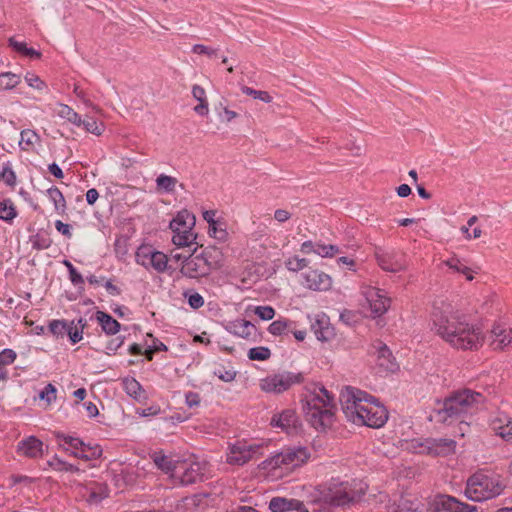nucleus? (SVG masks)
I'll use <instances>...</instances> for the list:
<instances>
[{"label": "nucleus", "instance_id": "1", "mask_svg": "<svg viewBox=\"0 0 512 512\" xmlns=\"http://www.w3.org/2000/svg\"><path fill=\"white\" fill-rule=\"evenodd\" d=\"M433 329L444 341L457 349L473 350L482 345L481 330L469 324L465 316L457 312L435 309Z\"/></svg>", "mask_w": 512, "mask_h": 512}, {"label": "nucleus", "instance_id": "2", "mask_svg": "<svg viewBox=\"0 0 512 512\" xmlns=\"http://www.w3.org/2000/svg\"><path fill=\"white\" fill-rule=\"evenodd\" d=\"M342 411L356 425L380 428L388 420L386 408L367 392L347 387L341 395Z\"/></svg>", "mask_w": 512, "mask_h": 512}, {"label": "nucleus", "instance_id": "3", "mask_svg": "<svg viewBox=\"0 0 512 512\" xmlns=\"http://www.w3.org/2000/svg\"><path fill=\"white\" fill-rule=\"evenodd\" d=\"M485 400L482 393L471 389L455 391L445 398L441 407L434 410L435 418L448 424L459 421L468 427L473 416L484 408Z\"/></svg>", "mask_w": 512, "mask_h": 512}, {"label": "nucleus", "instance_id": "4", "mask_svg": "<svg viewBox=\"0 0 512 512\" xmlns=\"http://www.w3.org/2000/svg\"><path fill=\"white\" fill-rule=\"evenodd\" d=\"M302 409L306 420L316 430H326L334 421L335 399L334 395L321 385L312 384L306 387L302 398Z\"/></svg>", "mask_w": 512, "mask_h": 512}, {"label": "nucleus", "instance_id": "5", "mask_svg": "<svg viewBox=\"0 0 512 512\" xmlns=\"http://www.w3.org/2000/svg\"><path fill=\"white\" fill-rule=\"evenodd\" d=\"M504 488L500 476L478 472L468 479L464 493L468 499L481 502L500 495Z\"/></svg>", "mask_w": 512, "mask_h": 512}, {"label": "nucleus", "instance_id": "6", "mask_svg": "<svg viewBox=\"0 0 512 512\" xmlns=\"http://www.w3.org/2000/svg\"><path fill=\"white\" fill-rule=\"evenodd\" d=\"M309 457L310 453L306 447H287L271 458L265 460L263 464L264 467H270L271 469L281 467L293 469L304 464L309 459Z\"/></svg>", "mask_w": 512, "mask_h": 512}, {"label": "nucleus", "instance_id": "7", "mask_svg": "<svg viewBox=\"0 0 512 512\" xmlns=\"http://www.w3.org/2000/svg\"><path fill=\"white\" fill-rule=\"evenodd\" d=\"M355 499L354 490L348 482L333 479L329 485L320 493L319 500L324 504L339 507L353 502Z\"/></svg>", "mask_w": 512, "mask_h": 512}, {"label": "nucleus", "instance_id": "8", "mask_svg": "<svg viewBox=\"0 0 512 512\" xmlns=\"http://www.w3.org/2000/svg\"><path fill=\"white\" fill-rule=\"evenodd\" d=\"M206 473V463L191 458L180 460L174 481L181 485H190L203 481Z\"/></svg>", "mask_w": 512, "mask_h": 512}, {"label": "nucleus", "instance_id": "9", "mask_svg": "<svg viewBox=\"0 0 512 512\" xmlns=\"http://www.w3.org/2000/svg\"><path fill=\"white\" fill-rule=\"evenodd\" d=\"M303 375L301 373L282 372L270 375L261 380V389L267 393L279 394L288 390L293 384L301 383Z\"/></svg>", "mask_w": 512, "mask_h": 512}, {"label": "nucleus", "instance_id": "10", "mask_svg": "<svg viewBox=\"0 0 512 512\" xmlns=\"http://www.w3.org/2000/svg\"><path fill=\"white\" fill-rule=\"evenodd\" d=\"M135 259L137 264L146 269H154L158 273H163L167 269V255L161 251L155 250L150 245H141L138 247Z\"/></svg>", "mask_w": 512, "mask_h": 512}, {"label": "nucleus", "instance_id": "11", "mask_svg": "<svg viewBox=\"0 0 512 512\" xmlns=\"http://www.w3.org/2000/svg\"><path fill=\"white\" fill-rule=\"evenodd\" d=\"M429 509L433 512H476L477 507L463 502L457 498L438 494L429 502Z\"/></svg>", "mask_w": 512, "mask_h": 512}, {"label": "nucleus", "instance_id": "12", "mask_svg": "<svg viewBox=\"0 0 512 512\" xmlns=\"http://www.w3.org/2000/svg\"><path fill=\"white\" fill-rule=\"evenodd\" d=\"M361 294L365 298L373 317L383 315L390 306V298H388L380 289L363 285Z\"/></svg>", "mask_w": 512, "mask_h": 512}, {"label": "nucleus", "instance_id": "13", "mask_svg": "<svg viewBox=\"0 0 512 512\" xmlns=\"http://www.w3.org/2000/svg\"><path fill=\"white\" fill-rule=\"evenodd\" d=\"M261 447L262 445L260 444H249L246 441H237L230 446L227 462L234 465H244L258 453Z\"/></svg>", "mask_w": 512, "mask_h": 512}, {"label": "nucleus", "instance_id": "14", "mask_svg": "<svg viewBox=\"0 0 512 512\" xmlns=\"http://www.w3.org/2000/svg\"><path fill=\"white\" fill-rule=\"evenodd\" d=\"M379 266L388 272H400L407 268L406 256L401 252H379L376 254Z\"/></svg>", "mask_w": 512, "mask_h": 512}, {"label": "nucleus", "instance_id": "15", "mask_svg": "<svg viewBox=\"0 0 512 512\" xmlns=\"http://www.w3.org/2000/svg\"><path fill=\"white\" fill-rule=\"evenodd\" d=\"M180 272L188 278H199L207 276L211 271L201 255H192L183 261Z\"/></svg>", "mask_w": 512, "mask_h": 512}, {"label": "nucleus", "instance_id": "16", "mask_svg": "<svg viewBox=\"0 0 512 512\" xmlns=\"http://www.w3.org/2000/svg\"><path fill=\"white\" fill-rule=\"evenodd\" d=\"M423 450L435 456H447L454 453L456 442L453 439L438 438L427 439L425 444L421 445Z\"/></svg>", "mask_w": 512, "mask_h": 512}, {"label": "nucleus", "instance_id": "17", "mask_svg": "<svg viewBox=\"0 0 512 512\" xmlns=\"http://www.w3.org/2000/svg\"><path fill=\"white\" fill-rule=\"evenodd\" d=\"M196 222L195 216L188 210H182L178 212L169 224L172 231L188 232L192 230Z\"/></svg>", "mask_w": 512, "mask_h": 512}, {"label": "nucleus", "instance_id": "18", "mask_svg": "<svg viewBox=\"0 0 512 512\" xmlns=\"http://www.w3.org/2000/svg\"><path fill=\"white\" fill-rule=\"evenodd\" d=\"M305 281L307 287L313 290H327L331 286L330 276L318 270H312L306 273Z\"/></svg>", "mask_w": 512, "mask_h": 512}, {"label": "nucleus", "instance_id": "19", "mask_svg": "<svg viewBox=\"0 0 512 512\" xmlns=\"http://www.w3.org/2000/svg\"><path fill=\"white\" fill-rule=\"evenodd\" d=\"M201 257L209 267L210 271L217 270L223 266L224 255L220 248L208 246L201 253Z\"/></svg>", "mask_w": 512, "mask_h": 512}, {"label": "nucleus", "instance_id": "20", "mask_svg": "<svg viewBox=\"0 0 512 512\" xmlns=\"http://www.w3.org/2000/svg\"><path fill=\"white\" fill-rule=\"evenodd\" d=\"M43 443L34 436H30L18 443V451L29 458L42 456Z\"/></svg>", "mask_w": 512, "mask_h": 512}, {"label": "nucleus", "instance_id": "21", "mask_svg": "<svg viewBox=\"0 0 512 512\" xmlns=\"http://www.w3.org/2000/svg\"><path fill=\"white\" fill-rule=\"evenodd\" d=\"M297 420L296 412L292 409H286L281 413L274 414L271 418L270 424L272 426L279 427L282 430H288L296 427Z\"/></svg>", "mask_w": 512, "mask_h": 512}, {"label": "nucleus", "instance_id": "22", "mask_svg": "<svg viewBox=\"0 0 512 512\" xmlns=\"http://www.w3.org/2000/svg\"><path fill=\"white\" fill-rule=\"evenodd\" d=\"M154 464L158 469L166 474H170V477L174 480L176 476V470L180 460H173L170 457L162 454L161 452H155L152 455Z\"/></svg>", "mask_w": 512, "mask_h": 512}, {"label": "nucleus", "instance_id": "23", "mask_svg": "<svg viewBox=\"0 0 512 512\" xmlns=\"http://www.w3.org/2000/svg\"><path fill=\"white\" fill-rule=\"evenodd\" d=\"M301 507L302 502L297 499L273 497L269 502V509L272 512H287L291 510H299Z\"/></svg>", "mask_w": 512, "mask_h": 512}, {"label": "nucleus", "instance_id": "24", "mask_svg": "<svg viewBox=\"0 0 512 512\" xmlns=\"http://www.w3.org/2000/svg\"><path fill=\"white\" fill-rule=\"evenodd\" d=\"M494 349H504L512 347V329L506 330L500 325L494 326L492 329Z\"/></svg>", "mask_w": 512, "mask_h": 512}, {"label": "nucleus", "instance_id": "25", "mask_svg": "<svg viewBox=\"0 0 512 512\" xmlns=\"http://www.w3.org/2000/svg\"><path fill=\"white\" fill-rule=\"evenodd\" d=\"M228 330L238 337L249 339L255 334L256 327L250 321L239 319L230 323Z\"/></svg>", "mask_w": 512, "mask_h": 512}, {"label": "nucleus", "instance_id": "26", "mask_svg": "<svg viewBox=\"0 0 512 512\" xmlns=\"http://www.w3.org/2000/svg\"><path fill=\"white\" fill-rule=\"evenodd\" d=\"M96 319L100 324L102 330L108 335H115L120 330V323L114 319L111 315L103 312H96Z\"/></svg>", "mask_w": 512, "mask_h": 512}, {"label": "nucleus", "instance_id": "27", "mask_svg": "<svg viewBox=\"0 0 512 512\" xmlns=\"http://www.w3.org/2000/svg\"><path fill=\"white\" fill-rule=\"evenodd\" d=\"M122 384L125 392L130 397L139 402L147 399L145 390L135 378H124Z\"/></svg>", "mask_w": 512, "mask_h": 512}, {"label": "nucleus", "instance_id": "28", "mask_svg": "<svg viewBox=\"0 0 512 512\" xmlns=\"http://www.w3.org/2000/svg\"><path fill=\"white\" fill-rule=\"evenodd\" d=\"M377 359L379 366L387 371L394 372L398 368L390 349L385 344L379 345Z\"/></svg>", "mask_w": 512, "mask_h": 512}, {"label": "nucleus", "instance_id": "29", "mask_svg": "<svg viewBox=\"0 0 512 512\" xmlns=\"http://www.w3.org/2000/svg\"><path fill=\"white\" fill-rule=\"evenodd\" d=\"M172 236V242L174 245H176L178 248L180 247H188L191 248L195 245V247H199V244L197 243V235L192 232V230L188 232L181 233L180 231H173ZM202 247V245H200Z\"/></svg>", "mask_w": 512, "mask_h": 512}, {"label": "nucleus", "instance_id": "30", "mask_svg": "<svg viewBox=\"0 0 512 512\" xmlns=\"http://www.w3.org/2000/svg\"><path fill=\"white\" fill-rule=\"evenodd\" d=\"M17 354L14 350L5 348L0 352V382H6L9 378L7 366L14 363Z\"/></svg>", "mask_w": 512, "mask_h": 512}, {"label": "nucleus", "instance_id": "31", "mask_svg": "<svg viewBox=\"0 0 512 512\" xmlns=\"http://www.w3.org/2000/svg\"><path fill=\"white\" fill-rule=\"evenodd\" d=\"M311 328L318 340L324 341L328 339L330 328L328 326V318L325 315L318 316L315 322L311 324Z\"/></svg>", "mask_w": 512, "mask_h": 512}, {"label": "nucleus", "instance_id": "32", "mask_svg": "<svg viewBox=\"0 0 512 512\" xmlns=\"http://www.w3.org/2000/svg\"><path fill=\"white\" fill-rule=\"evenodd\" d=\"M20 136H21V139L19 142V146L24 151L30 150L31 148H33L35 143L40 142L39 135L31 129L22 130L20 133Z\"/></svg>", "mask_w": 512, "mask_h": 512}, {"label": "nucleus", "instance_id": "33", "mask_svg": "<svg viewBox=\"0 0 512 512\" xmlns=\"http://www.w3.org/2000/svg\"><path fill=\"white\" fill-rule=\"evenodd\" d=\"M47 195L54 203L55 210L59 214H64L66 211V200L62 192L57 187H51L47 190Z\"/></svg>", "mask_w": 512, "mask_h": 512}, {"label": "nucleus", "instance_id": "34", "mask_svg": "<svg viewBox=\"0 0 512 512\" xmlns=\"http://www.w3.org/2000/svg\"><path fill=\"white\" fill-rule=\"evenodd\" d=\"M21 82V76L12 72L0 73V91L10 90Z\"/></svg>", "mask_w": 512, "mask_h": 512}, {"label": "nucleus", "instance_id": "35", "mask_svg": "<svg viewBox=\"0 0 512 512\" xmlns=\"http://www.w3.org/2000/svg\"><path fill=\"white\" fill-rule=\"evenodd\" d=\"M177 179L165 174H160L156 178L157 189L166 193H171L175 190Z\"/></svg>", "mask_w": 512, "mask_h": 512}, {"label": "nucleus", "instance_id": "36", "mask_svg": "<svg viewBox=\"0 0 512 512\" xmlns=\"http://www.w3.org/2000/svg\"><path fill=\"white\" fill-rule=\"evenodd\" d=\"M58 115L61 118L68 120L74 125L81 126V116L66 104L59 105Z\"/></svg>", "mask_w": 512, "mask_h": 512}, {"label": "nucleus", "instance_id": "37", "mask_svg": "<svg viewBox=\"0 0 512 512\" xmlns=\"http://www.w3.org/2000/svg\"><path fill=\"white\" fill-rule=\"evenodd\" d=\"M445 264L454 271L465 275L466 279L471 281L473 280V274L471 268L467 267L462 261L456 257H452L448 259Z\"/></svg>", "mask_w": 512, "mask_h": 512}, {"label": "nucleus", "instance_id": "38", "mask_svg": "<svg viewBox=\"0 0 512 512\" xmlns=\"http://www.w3.org/2000/svg\"><path fill=\"white\" fill-rule=\"evenodd\" d=\"M47 464L55 471L79 472V468L77 466L63 461L57 455L49 460Z\"/></svg>", "mask_w": 512, "mask_h": 512}, {"label": "nucleus", "instance_id": "39", "mask_svg": "<svg viewBox=\"0 0 512 512\" xmlns=\"http://www.w3.org/2000/svg\"><path fill=\"white\" fill-rule=\"evenodd\" d=\"M16 216L17 212L11 200L0 202V219L11 222Z\"/></svg>", "mask_w": 512, "mask_h": 512}, {"label": "nucleus", "instance_id": "40", "mask_svg": "<svg viewBox=\"0 0 512 512\" xmlns=\"http://www.w3.org/2000/svg\"><path fill=\"white\" fill-rule=\"evenodd\" d=\"M81 126H83L86 132L92 133L96 136H100L104 131L103 123L98 122L92 117L82 119Z\"/></svg>", "mask_w": 512, "mask_h": 512}, {"label": "nucleus", "instance_id": "41", "mask_svg": "<svg viewBox=\"0 0 512 512\" xmlns=\"http://www.w3.org/2000/svg\"><path fill=\"white\" fill-rule=\"evenodd\" d=\"M16 174L12 169L10 162L3 164V169L0 172V181L4 182L6 185L10 187H14L16 185Z\"/></svg>", "mask_w": 512, "mask_h": 512}, {"label": "nucleus", "instance_id": "42", "mask_svg": "<svg viewBox=\"0 0 512 512\" xmlns=\"http://www.w3.org/2000/svg\"><path fill=\"white\" fill-rule=\"evenodd\" d=\"M271 356L269 348L264 346L254 347L248 351V358L250 360L265 361Z\"/></svg>", "mask_w": 512, "mask_h": 512}, {"label": "nucleus", "instance_id": "43", "mask_svg": "<svg viewBox=\"0 0 512 512\" xmlns=\"http://www.w3.org/2000/svg\"><path fill=\"white\" fill-rule=\"evenodd\" d=\"M102 455V448L98 444H86L85 450H82L81 459L85 461L98 459Z\"/></svg>", "mask_w": 512, "mask_h": 512}, {"label": "nucleus", "instance_id": "44", "mask_svg": "<svg viewBox=\"0 0 512 512\" xmlns=\"http://www.w3.org/2000/svg\"><path fill=\"white\" fill-rule=\"evenodd\" d=\"M241 91L248 95V96H252L254 99H259L265 103H270L272 101V97L270 96V94L266 91H261V90H255L253 88H250L248 86H243L241 88Z\"/></svg>", "mask_w": 512, "mask_h": 512}, {"label": "nucleus", "instance_id": "45", "mask_svg": "<svg viewBox=\"0 0 512 512\" xmlns=\"http://www.w3.org/2000/svg\"><path fill=\"white\" fill-rule=\"evenodd\" d=\"M339 251L338 246L316 243L315 254L321 257H333L338 254Z\"/></svg>", "mask_w": 512, "mask_h": 512}, {"label": "nucleus", "instance_id": "46", "mask_svg": "<svg viewBox=\"0 0 512 512\" xmlns=\"http://www.w3.org/2000/svg\"><path fill=\"white\" fill-rule=\"evenodd\" d=\"M306 258L293 257L285 262V266L289 271L298 272L308 266Z\"/></svg>", "mask_w": 512, "mask_h": 512}, {"label": "nucleus", "instance_id": "47", "mask_svg": "<svg viewBox=\"0 0 512 512\" xmlns=\"http://www.w3.org/2000/svg\"><path fill=\"white\" fill-rule=\"evenodd\" d=\"M508 423H511V417L504 413H499L491 420V428L496 434H498L499 431L507 426Z\"/></svg>", "mask_w": 512, "mask_h": 512}, {"label": "nucleus", "instance_id": "48", "mask_svg": "<svg viewBox=\"0 0 512 512\" xmlns=\"http://www.w3.org/2000/svg\"><path fill=\"white\" fill-rule=\"evenodd\" d=\"M68 324L65 320H53L49 324V330L53 335L63 336L68 330Z\"/></svg>", "mask_w": 512, "mask_h": 512}, {"label": "nucleus", "instance_id": "49", "mask_svg": "<svg viewBox=\"0 0 512 512\" xmlns=\"http://www.w3.org/2000/svg\"><path fill=\"white\" fill-rule=\"evenodd\" d=\"M185 298L188 300V304L193 309H198L204 305V298L197 292L188 291L184 293Z\"/></svg>", "mask_w": 512, "mask_h": 512}, {"label": "nucleus", "instance_id": "50", "mask_svg": "<svg viewBox=\"0 0 512 512\" xmlns=\"http://www.w3.org/2000/svg\"><path fill=\"white\" fill-rule=\"evenodd\" d=\"M213 373L224 382H231L236 377V372L233 369H225L222 366L216 368Z\"/></svg>", "mask_w": 512, "mask_h": 512}, {"label": "nucleus", "instance_id": "51", "mask_svg": "<svg viewBox=\"0 0 512 512\" xmlns=\"http://www.w3.org/2000/svg\"><path fill=\"white\" fill-rule=\"evenodd\" d=\"M254 313L262 320L268 321L274 318L275 310L271 306H257Z\"/></svg>", "mask_w": 512, "mask_h": 512}, {"label": "nucleus", "instance_id": "52", "mask_svg": "<svg viewBox=\"0 0 512 512\" xmlns=\"http://www.w3.org/2000/svg\"><path fill=\"white\" fill-rule=\"evenodd\" d=\"M39 398L51 403L56 399V388L53 384H47L44 389L39 393Z\"/></svg>", "mask_w": 512, "mask_h": 512}, {"label": "nucleus", "instance_id": "53", "mask_svg": "<svg viewBox=\"0 0 512 512\" xmlns=\"http://www.w3.org/2000/svg\"><path fill=\"white\" fill-rule=\"evenodd\" d=\"M73 324H74L73 321L68 324V330H67L66 334L68 335L70 341L73 344H76L82 340L83 331H82V329H79L78 326L73 327Z\"/></svg>", "mask_w": 512, "mask_h": 512}, {"label": "nucleus", "instance_id": "54", "mask_svg": "<svg viewBox=\"0 0 512 512\" xmlns=\"http://www.w3.org/2000/svg\"><path fill=\"white\" fill-rule=\"evenodd\" d=\"M287 326L288 325L286 321L276 320L269 325L268 331L273 335H281L286 331Z\"/></svg>", "mask_w": 512, "mask_h": 512}, {"label": "nucleus", "instance_id": "55", "mask_svg": "<svg viewBox=\"0 0 512 512\" xmlns=\"http://www.w3.org/2000/svg\"><path fill=\"white\" fill-rule=\"evenodd\" d=\"M208 233L211 237H213L219 241H224L228 235L225 229L219 227L218 223H215L214 225L209 226Z\"/></svg>", "mask_w": 512, "mask_h": 512}, {"label": "nucleus", "instance_id": "56", "mask_svg": "<svg viewBox=\"0 0 512 512\" xmlns=\"http://www.w3.org/2000/svg\"><path fill=\"white\" fill-rule=\"evenodd\" d=\"M25 81L30 87H33L38 90H42L46 87V84L35 74L28 73L25 76Z\"/></svg>", "mask_w": 512, "mask_h": 512}, {"label": "nucleus", "instance_id": "57", "mask_svg": "<svg viewBox=\"0 0 512 512\" xmlns=\"http://www.w3.org/2000/svg\"><path fill=\"white\" fill-rule=\"evenodd\" d=\"M124 337H116L111 339L106 346V353L108 355L115 354L116 351L123 345Z\"/></svg>", "mask_w": 512, "mask_h": 512}, {"label": "nucleus", "instance_id": "58", "mask_svg": "<svg viewBox=\"0 0 512 512\" xmlns=\"http://www.w3.org/2000/svg\"><path fill=\"white\" fill-rule=\"evenodd\" d=\"M192 52L195 53V54H205V55H207L209 57H212V56L216 55L217 50L209 48V47H207L205 45H202V44H195L192 47Z\"/></svg>", "mask_w": 512, "mask_h": 512}, {"label": "nucleus", "instance_id": "59", "mask_svg": "<svg viewBox=\"0 0 512 512\" xmlns=\"http://www.w3.org/2000/svg\"><path fill=\"white\" fill-rule=\"evenodd\" d=\"M56 230L67 238L72 237L71 225L63 223L60 220L55 221Z\"/></svg>", "mask_w": 512, "mask_h": 512}, {"label": "nucleus", "instance_id": "60", "mask_svg": "<svg viewBox=\"0 0 512 512\" xmlns=\"http://www.w3.org/2000/svg\"><path fill=\"white\" fill-rule=\"evenodd\" d=\"M192 95L199 102L207 101L206 92L204 88L199 85H194L192 87Z\"/></svg>", "mask_w": 512, "mask_h": 512}, {"label": "nucleus", "instance_id": "61", "mask_svg": "<svg viewBox=\"0 0 512 512\" xmlns=\"http://www.w3.org/2000/svg\"><path fill=\"white\" fill-rule=\"evenodd\" d=\"M186 404L190 407H197L200 404V396L195 392H188L186 394Z\"/></svg>", "mask_w": 512, "mask_h": 512}, {"label": "nucleus", "instance_id": "62", "mask_svg": "<svg viewBox=\"0 0 512 512\" xmlns=\"http://www.w3.org/2000/svg\"><path fill=\"white\" fill-rule=\"evenodd\" d=\"M196 251H197V247H194L193 249H191L188 254L171 251V259L175 260L176 262H178V261L183 262V261H186V259L188 257L194 255L196 253Z\"/></svg>", "mask_w": 512, "mask_h": 512}, {"label": "nucleus", "instance_id": "63", "mask_svg": "<svg viewBox=\"0 0 512 512\" xmlns=\"http://www.w3.org/2000/svg\"><path fill=\"white\" fill-rule=\"evenodd\" d=\"M507 442H512V418L511 423H508L503 429L497 434Z\"/></svg>", "mask_w": 512, "mask_h": 512}, {"label": "nucleus", "instance_id": "64", "mask_svg": "<svg viewBox=\"0 0 512 512\" xmlns=\"http://www.w3.org/2000/svg\"><path fill=\"white\" fill-rule=\"evenodd\" d=\"M291 217V213L288 212L287 210L285 209H277L275 212H274V218L276 221L280 222V223H283V222H286L287 220H289Z\"/></svg>", "mask_w": 512, "mask_h": 512}]
</instances>
